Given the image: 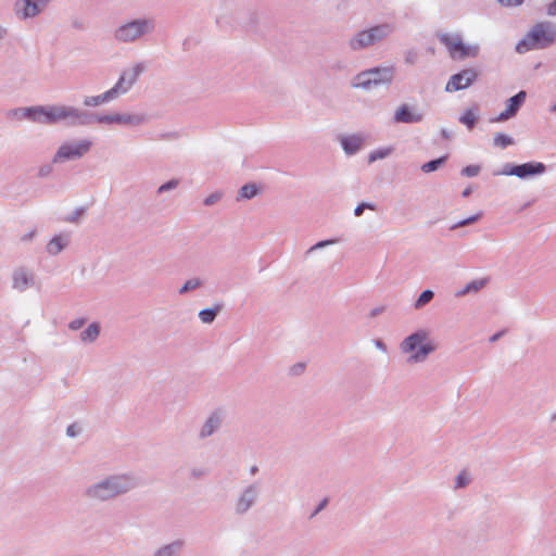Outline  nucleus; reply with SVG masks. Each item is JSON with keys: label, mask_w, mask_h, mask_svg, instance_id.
Masks as SVG:
<instances>
[{"label": "nucleus", "mask_w": 556, "mask_h": 556, "mask_svg": "<svg viewBox=\"0 0 556 556\" xmlns=\"http://www.w3.org/2000/svg\"><path fill=\"white\" fill-rule=\"evenodd\" d=\"M200 285V282L198 280H188L180 289V292H186V291H189V290H192V289H195L198 286Z\"/></svg>", "instance_id": "obj_36"}, {"label": "nucleus", "mask_w": 556, "mask_h": 556, "mask_svg": "<svg viewBox=\"0 0 556 556\" xmlns=\"http://www.w3.org/2000/svg\"><path fill=\"white\" fill-rule=\"evenodd\" d=\"M427 336L425 332H417L408 338L402 344L403 351L412 354V359L415 362L422 361L427 355L434 350V346L426 342Z\"/></svg>", "instance_id": "obj_3"}, {"label": "nucleus", "mask_w": 556, "mask_h": 556, "mask_svg": "<svg viewBox=\"0 0 556 556\" xmlns=\"http://www.w3.org/2000/svg\"><path fill=\"white\" fill-rule=\"evenodd\" d=\"M76 426L75 425H71L68 428H67V434L70 437H74L76 434V430H75Z\"/></svg>", "instance_id": "obj_41"}, {"label": "nucleus", "mask_w": 556, "mask_h": 556, "mask_svg": "<svg viewBox=\"0 0 556 556\" xmlns=\"http://www.w3.org/2000/svg\"><path fill=\"white\" fill-rule=\"evenodd\" d=\"M422 119V115L419 113H414L408 105H401L394 115V121L396 123H418Z\"/></svg>", "instance_id": "obj_16"}, {"label": "nucleus", "mask_w": 556, "mask_h": 556, "mask_svg": "<svg viewBox=\"0 0 556 556\" xmlns=\"http://www.w3.org/2000/svg\"><path fill=\"white\" fill-rule=\"evenodd\" d=\"M440 40L447 48L450 55L455 60H463L476 55V49L466 46L459 36L443 34Z\"/></svg>", "instance_id": "obj_5"}, {"label": "nucleus", "mask_w": 556, "mask_h": 556, "mask_svg": "<svg viewBox=\"0 0 556 556\" xmlns=\"http://www.w3.org/2000/svg\"><path fill=\"white\" fill-rule=\"evenodd\" d=\"M304 368V365L303 364H299V365H295L293 368H292V371L294 374H299L300 371H302Z\"/></svg>", "instance_id": "obj_42"}, {"label": "nucleus", "mask_w": 556, "mask_h": 556, "mask_svg": "<svg viewBox=\"0 0 556 556\" xmlns=\"http://www.w3.org/2000/svg\"><path fill=\"white\" fill-rule=\"evenodd\" d=\"M52 112H54L56 123L66 119L76 121L84 115L79 110L65 105H52Z\"/></svg>", "instance_id": "obj_15"}, {"label": "nucleus", "mask_w": 556, "mask_h": 556, "mask_svg": "<svg viewBox=\"0 0 556 556\" xmlns=\"http://www.w3.org/2000/svg\"><path fill=\"white\" fill-rule=\"evenodd\" d=\"M500 337V334H494L492 338H491V341H495L497 340V338Z\"/></svg>", "instance_id": "obj_49"}, {"label": "nucleus", "mask_w": 556, "mask_h": 556, "mask_svg": "<svg viewBox=\"0 0 556 556\" xmlns=\"http://www.w3.org/2000/svg\"><path fill=\"white\" fill-rule=\"evenodd\" d=\"M552 110L556 112V104L553 106V109H552Z\"/></svg>", "instance_id": "obj_50"}, {"label": "nucleus", "mask_w": 556, "mask_h": 556, "mask_svg": "<svg viewBox=\"0 0 556 556\" xmlns=\"http://www.w3.org/2000/svg\"><path fill=\"white\" fill-rule=\"evenodd\" d=\"M471 191H472V190H471V188H469V187H468V188H466V189L463 191V195H464V197H468V195L471 193Z\"/></svg>", "instance_id": "obj_47"}, {"label": "nucleus", "mask_w": 556, "mask_h": 556, "mask_svg": "<svg viewBox=\"0 0 556 556\" xmlns=\"http://www.w3.org/2000/svg\"><path fill=\"white\" fill-rule=\"evenodd\" d=\"M544 170L545 166L542 163H525L513 166L506 174L523 178L529 175L542 174Z\"/></svg>", "instance_id": "obj_14"}, {"label": "nucleus", "mask_w": 556, "mask_h": 556, "mask_svg": "<svg viewBox=\"0 0 556 556\" xmlns=\"http://www.w3.org/2000/svg\"><path fill=\"white\" fill-rule=\"evenodd\" d=\"M503 5L516 7L523 2V0H498Z\"/></svg>", "instance_id": "obj_38"}, {"label": "nucleus", "mask_w": 556, "mask_h": 556, "mask_svg": "<svg viewBox=\"0 0 556 556\" xmlns=\"http://www.w3.org/2000/svg\"><path fill=\"white\" fill-rule=\"evenodd\" d=\"M390 150H379L370 154L369 162H374L378 159H383L389 154Z\"/></svg>", "instance_id": "obj_33"}, {"label": "nucleus", "mask_w": 556, "mask_h": 556, "mask_svg": "<svg viewBox=\"0 0 556 556\" xmlns=\"http://www.w3.org/2000/svg\"><path fill=\"white\" fill-rule=\"evenodd\" d=\"M480 172V166L478 165H469L463 168L462 174L467 177L477 176Z\"/></svg>", "instance_id": "obj_31"}, {"label": "nucleus", "mask_w": 556, "mask_h": 556, "mask_svg": "<svg viewBox=\"0 0 556 556\" xmlns=\"http://www.w3.org/2000/svg\"><path fill=\"white\" fill-rule=\"evenodd\" d=\"M253 502V495L250 492L245 493L237 505L238 511H245Z\"/></svg>", "instance_id": "obj_26"}, {"label": "nucleus", "mask_w": 556, "mask_h": 556, "mask_svg": "<svg viewBox=\"0 0 556 556\" xmlns=\"http://www.w3.org/2000/svg\"><path fill=\"white\" fill-rule=\"evenodd\" d=\"M365 208L375 210V206L370 203H361L355 207L354 214L361 216Z\"/></svg>", "instance_id": "obj_34"}, {"label": "nucleus", "mask_w": 556, "mask_h": 556, "mask_svg": "<svg viewBox=\"0 0 556 556\" xmlns=\"http://www.w3.org/2000/svg\"><path fill=\"white\" fill-rule=\"evenodd\" d=\"M493 141L496 147H500L502 149L514 143V139L510 136L502 132L495 134Z\"/></svg>", "instance_id": "obj_22"}, {"label": "nucleus", "mask_w": 556, "mask_h": 556, "mask_svg": "<svg viewBox=\"0 0 556 556\" xmlns=\"http://www.w3.org/2000/svg\"><path fill=\"white\" fill-rule=\"evenodd\" d=\"M80 326H81V321H78V323L73 321V323L71 324V327H72L73 329H78V328H80Z\"/></svg>", "instance_id": "obj_45"}, {"label": "nucleus", "mask_w": 556, "mask_h": 556, "mask_svg": "<svg viewBox=\"0 0 556 556\" xmlns=\"http://www.w3.org/2000/svg\"><path fill=\"white\" fill-rule=\"evenodd\" d=\"M478 74L473 68H466L453 75L445 86L447 92L463 90L469 87L477 78Z\"/></svg>", "instance_id": "obj_7"}, {"label": "nucleus", "mask_w": 556, "mask_h": 556, "mask_svg": "<svg viewBox=\"0 0 556 556\" xmlns=\"http://www.w3.org/2000/svg\"><path fill=\"white\" fill-rule=\"evenodd\" d=\"M49 0H21L16 2L15 10L22 12L24 18L37 15L46 7Z\"/></svg>", "instance_id": "obj_12"}, {"label": "nucleus", "mask_w": 556, "mask_h": 556, "mask_svg": "<svg viewBox=\"0 0 556 556\" xmlns=\"http://www.w3.org/2000/svg\"><path fill=\"white\" fill-rule=\"evenodd\" d=\"M34 236V232H30L29 235H26L23 239L26 240V239H31Z\"/></svg>", "instance_id": "obj_48"}, {"label": "nucleus", "mask_w": 556, "mask_h": 556, "mask_svg": "<svg viewBox=\"0 0 556 556\" xmlns=\"http://www.w3.org/2000/svg\"><path fill=\"white\" fill-rule=\"evenodd\" d=\"M485 280L484 279H480V280H476V281H471L470 283H468L466 286V288L464 289V291L462 292V294H465V293H468L470 291H478L480 290L481 288L484 287L485 285Z\"/></svg>", "instance_id": "obj_28"}, {"label": "nucleus", "mask_w": 556, "mask_h": 556, "mask_svg": "<svg viewBox=\"0 0 556 556\" xmlns=\"http://www.w3.org/2000/svg\"><path fill=\"white\" fill-rule=\"evenodd\" d=\"M393 73L391 68H374L367 72L361 73L353 84L354 87L369 88L379 84L390 83Z\"/></svg>", "instance_id": "obj_6"}, {"label": "nucleus", "mask_w": 556, "mask_h": 556, "mask_svg": "<svg viewBox=\"0 0 556 556\" xmlns=\"http://www.w3.org/2000/svg\"><path fill=\"white\" fill-rule=\"evenodd\" d=\"M170 549V546L165 547L164 549L159 552V556H163V554L168 555V551Z\"/></svg>", "instance_id": "obj_46"}, {"label": "nucleus", "mask_w": 556, "mask_h": 556, "mask_svg": "<svg viewBox=\"0 0 556 556\" xmlns=\"http://www.w3.org/2000/svg\"><path fill=\"white\" fill-rule=\"evenodd\" d=\"M220 197L218 194H213L205 199L204 203L206 205L213 204L215 201H217Z\"/></svg>", "instance_id": "obj_39"}, {"label": "nucleus", "mask_w": 556, "mask_h": 556, "mask_svg": "<svg viewBox=\"0 0 556 556\" xmlns=\"http://www.w3.org/2000/svg\"><path fill=\"white\" fill-rule=\"evenodd\" d=\"M432 298H433V292H432V291H430V290H425V291L419 295V298L417 299L415 306H416V307H421V306H424L425 304H427L428 302H430Z\"/></svg>", "instance_id": "obj_27"}, {"label": "nucleus", "mask_w": 556, "mask_h": 556, "mask_svg": "<svg viewBox=\"0 0 556 556\" xmlns=\"http://www.w3.org/2000/svg\"><path fill=\"white\" fill-rule=\"evenodd\" d=\"M446 161V156L440 157L438 160H433L430 162H427L422 165L421 169L425 173H430L439 168L441 164H443Z\"/></svg>", "instance_id": "obj_25"}, {"label": "nucleus", "mask_w": 556, "mask_h": 556, "mask_svg": "<svg viewBox=\"0 0 556 556\" xmlns=\"http://www.w3.org/2000/svg\"><path fill=\"white\" fill-rule=\"evenodd\" d=\"M99 122L136 125L142 122V117L131 114H115L101 116Z\"/></svg>", "instance_id": "obj_17"}, {"label": "nucleus", "mask_w": 556, "mask_h": 556, "mask_svg": "<svg viewBox=\"0 0 556 556\" xmlns=\"http://www.w3.org/2000/svg\"><path fill=\"white\" fill-rule=\"evenodd\" d=\"M142 70L143 68L141 65H136L131 70V72L124 73L119 77L116 85L113 88H111L110 90H108L106 92H104L103 94L96 96V97H87L84 101L85 105L96 106L103 102L112 100L119 93L126 92L130 88V86L137 80L138 76L142 72Z\"/></svg>", "instance_id": "obj_1"}, {"label": "nucleus", "mask_w": 556, "mask_h": 556, "mask_svg": "<svg viewBox=\"0 0 556 556\" xmlns=\"http://www.w3.org/2000/svg\"><path fill=\"white\" fill-rule=\"evenodd\" d=\"M131 486L130 480L125 477H116L105 482L99 483L88 491L92 498L108 500L123 492H126Z\"/></svg>", "instance_id": "obj_2"}, {"label": "nucleus", "mask_w": 556, "mask_h": 556, "mask_svg": "<svg viewBox=\"0 0 556 556\" xmlns=\"http://www.w3.org/2000/svg\"><path fill=\"white\" fill-rule=\"evenodd\" d=\"M67 241L62 236L54 237L47 245L50 254H58L66 245Z\"/></svg>", "instance_id": "obj_20"}, {"label": "nucleus", "mask_w": 556, "mask_h": 556, "mask_svg": "<svg viewBox=\"0 0 556 556\" xmlns=\"http://www.w3.org/2000/svg\"><path fill=\"white\" fill-rule=\"evenodd\" d=\"M22 116L38 123L55 124V115L52 106H36L22 110Z\"/></svg>", "instance_id": "obj_9"}, {"label": "nucleus", "mask_w": 556, "mask_h": 556, "mask_svg": "<svg viewBox=\"0 0 556 556\" xmlns=\"http://www.w3.org/2000/svg\"><path fill=\"white\" fill-rule=\"evenodd\" d=\"M526 97H527L526 91H519L517 94H515L514 97L508 99L505 111H503L493 121L494 122H504V121H507L510 117H513L518 112V110L520 109L522 103L525 102Z\"/></svg>", "instance_id": "obj_11"}, {"label": "nucleus", "mask_w": 556, "mask_h": 556, "mask_svg": "<svg viewBox=\"0 0 556 556\" xmlns=\"http://www.w3.org/2000/svg\"><path fill=\"white\" fill-rule=\"evenodd\" d=\"M341 143L348 153H354L362 146V139L357 136L344 137L341 139Z\"/></svg>", "instance_id": "obj_19"}, {"label": "nucleus", "mask_w": 556, "mask_h": 556, "mask_svg": "<svg viewBox=\"0 0 556 556\" xmlns=\"http://www.w3.org/2000/svg\"><path fill=\"white\" fill-rule=\"evenodd\" d=\"M147 27V22L128 23L116 30V38L122 41H132L140 37Z\"/></svg>", "instance_id": "obj_10"}, {"label": "nucleus", "mask_w": 556, "mask_h": 556, "mask_svg": "<svg viewBox=\"0 0 556 556\" xmlns=\"http://www.w3.org/2000/svg\"><path fill=\"white\" fill-rule=\"evenodd\" d=\"M332 242H333V241H321V242L317 243V244L315 245V248H321V247H325V245L330 244V243H332Z\"/></svg>", "instance_id": "obj_43"}, {"label": "nucleus", "mask_w": 556, "mask_h": 556, "mask_svg": "<svg viewBox=\"0 0 556 556\" xmlns=\"http://www.w3.org/2000/svg\"><path fill=\"white\" fill-rule=\"evenodd\" d=\"M469 481V477H468V473L463 471L460 472L458 476H457V480H456V486L457 488H463L465 486Z\"/></svg>", "instance_id": "obj_32"}, {"label": "nucleus", "mask_w": 556, "mask_h": 556, "mask_svg": "<svg viewBox=\"0 0 556 556\" xmlns=\"http://www.w3.org/2000/svg\"><path fill=\"white\" fill-rule=\"evenodd\" d=\"M178 185V181L177 180H172L167 184H164L162 185L160 188H159V192H163V191H166V190H169L172 188H175L176 186Z\"/></svg>", "instance_id": "obj_37"}, {"label": "nucleus", "mask_w": 556, "mask_h": 556, "mask_svg": "<svg viewBox=\"0 0 556 556\" xmlns=\"http://www.w3.org/2000/svg\"><path fill=\"white\" fill-rule=\"evenodd\" d=\"M391 33V27L388 24L378 25L370 29L363 30L350 41V46L353 50L369 47L377 41L383 39Z\"/></svg>", "instance_id": "obj_4"}, {"label": "nucleus", "mask_w": 556, "mask_h": 556, "mask_svg": "<svg viewBox=\"0 0 556 556\" xmlns=\"http://www.w3.org/2000/svg\"><path fill=\"white\" fill-rule=\"evenodd\" d=\"M481 213L479 214H476L475 216H471L467 219H464V220H460L458 222L453 228H456V227H463L465 225H468V224H471V223H475L476 220H478L480 217H481Z\"/></svg>", "instance_id": "obj_35"}, {"label": "nucleus", "mask_w": 556, "mask_h": 556, "mask_svg": "<svg viewBox=\"0 0 556 556\" xmlns=\"http://www.w3.org/2000/svg\"><path fill=\"white\" fill-rule=\"evenodd\" d=\"M327 505V500H324L320 505L318 506V508L315 510L314 514L318 513L319 510H321L325 506Z\"/></svg>", "instance_id": "obj_44"}, {"label": "nucleus", "mask_w": 556, "mask_h": 556, "mask_svg": "<svg viewBox=\"0 0 556 556\" xmlns=\"http://www.w3.org/2000/svg\"><path fill=\"white\" fill-rule=\"evenodd\" d=\"M90 147L91 142L88 140H83L78 143L73 144H63L60 147L54 157V161L80 157L81 155L89 151Z\"/></svg>", "instance_id": "obj_8"}, {"label": "nucleus", "mask_w": 556, "mask_h": 556, "mask_svg": "<svg viewBox=\"0 0 556 556\" xmlns=\"http://www.w3.org/2000/svg\"><path fill=\"white\" fill-rule=\"evenodd\" d=\"M220 418L217 415H212L205 426L202 429L201 435H210L213 433L214 429L218 426Z\"/></svg>", "instance_id": "obj_21"}, {"label": "nucleus", "mask_w": 556, "mask_h": 556, "mask_svg": "<svg viewBox=\"0 0 556 556\" xmlns=\"http://www.w3.org/2000/svg\"><path fill=\"white\" fill-rule=\"evenodd\" d=\"M554 35L551 26L539 24L532 29L530 37L536 46L544 47L554 40Z\"/></svg>", "instance_id": "obj_13"}, {"label": "nucleus", "mask_w": 556, "mask_h": 556, "mask_svg": "<svg viewBox=\"0 0 556 556\" xmlns=\"http://www.w3.org/2000/svg\"><path fill=\"white\" fill-rule=\"evenodd\" d=\"M201 320L203 323H211L214 320L215 316H216V311L215 309H203L200 312L199 314Z\"/></svg>", "instance_id": "obj_30"}, {"label": "nucleus", "mask_w": 556, "mask_h": 556, "mask_svg": "<svg viewBox=\"0 0 556 556\" xmlns=\"http://www.w3.org/2000/svg\"><path fill=\"white\" fill-rule=\"evenodd\" d=\"M258 192V189L255 185L253 184H248V185H244L243 187H241L240 189V197L242 199H251L253 197H255Z\"/></svg>", "instance_id": "obj_24"}, {"label": "nucleus", "mask_w": 556, "mask_h": 556, "mask_svg": "<svg viewBox=\"0 0 556 556\" xmlns=\"http://www.w3.org/2000/svg\"><path fill=\"white\" fill-rule=\"evenodd\" d=\"M460 122L468 128H472L476 123V116L471 111H467L462 117Z\"/></svg>", "instance_id": "obj_29"}, {"label": "nucleus", "mask_w": 556, "mask_h": 556, "mask_svg": "<svg viewBox=\"0 0 556 556\" xmlns=\"http://www.w3.org/2000/svg\"><path fill=\"white\" fill-rule=\"evenodd\" d=\"M99 326L97 324H91L83 333V341H93L99 336Z\"/></svg>", "instance_id": "obj_23"}, {"label": "nucleus", "mask_w": 556, "mask_h": 556, "mask_svg": "<svg viewBox=\"0 0 556 556\" xmlns=\"http://www.w3.org/2000/svg\"><path fill=\"white\" fill-rule=\"evenodd\" d=\"M547 13L549 15H556V0L548 5Z\"/></svg>", "instance_id": "obj_40"}, {"label": "nucleus", "mask_w": 556, "mask_h": 556, "mask_svg": "<svg viewBox=\"0 0 556 556\" xmlns=\"http://www.w3.org/2000/svg\"><path fill=\"white\" fill-rule=\"evenodd\" d=\"M33 281V277L25 270H17L13 277V287L18 290H25Z\"/></svg>", "instance_id": "obj_18"}]
</instances>
